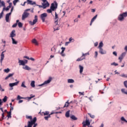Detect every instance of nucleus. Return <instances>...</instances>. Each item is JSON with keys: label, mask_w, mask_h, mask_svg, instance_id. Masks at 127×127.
<instances>
[{"label": "nucleus", "mask_w": 127, "mask_h": 127, "mask_svg": "<svg viewBox=\"0 0 127 127\" xmlns=\"http://www.w3.org/2000/svg\"><path fill=\"white\" fill-rule=\"evenodd\" d=\"M36 121H37V118H36V117L34 118L33 120L28 121L27 126H25L24 127H37V123H36Z\"/></svg>", "instance_id": "obj_1"}, {"label": "nucleus", "mask_w": 127, "mask_h": 127, "mask_svg": "<svg viewBox=\"0 0 127 127\" xmlns=\"http://www.w3.org/2000/svg\"><path fill=\"white\" fill-rule=\"evenodd\" d=\"M55 24H56L54 28V31H56V30H59L60 29V26L58 24V15L57 14V13L55 12Z\"/></svg>", "instance_id": "obj_2"}, {"label": "nucleus", "mask_w": 127, "mask_h": 127, "mask_svg": "<svg viewBox=\"0 0 127 127\" xmlns=\"http://www.w3.org/2000/svg\"><path fill=\"white\" fill-rule=\"evenodd\" d=\"M127 17V12H123L120 14L118 16V20L119 21H123L124 19H125V17Z\"/></svg>", "instance_id": "obj_3"}, {"label": "nucleus", "mask_w": 127, "mask_h": 127, "mask_svg": "<svg viewBox=\"0 0 127 127\" xmlns=\"http://www.w3.org/2000/svg\"><path fill=\"white\" fill-rule=\"evenodd\" d=\"M58 5V4H57V2H55L51 4L50 8H51V9L53 11H54V10H55V9H56L57 8Z\"/></svg>", "instance_id": "obj_4"}, {"label": "nucleus", "mask_w": 127, "mask_h": 127, "mask_svg": "<svg viewBox=\"0 0 127 127\" xmlns=\"http://www.w3.org/2000/svg\"><path fill=\"white\" fill-rule=\"evenodd\" d=\"M19 83V81H17L16 82L9 83V87H10V88H9V90L11 91V90H13V87H14V86H17V85H18Z\"/></svg>", "instance_id": "obj_5"}, {"label": "nucleus", "mask_w": 127, "mask_h": 127, "mask_svg": "<svg viewBox=\"0 0 127 127\" xmlns=\"http://www.w3.org/2000/svg\"><path fill=\"white\" fill-rule=\"evenodd\" d=\"M47 17V13H44L41 14L40 15V18L42 20V22H45V19H46V18Z\"/></svg>", "instance_id": "obj_6"}, {"label": "nucleus", "mask_w": 127, "mask_h": 127, "mask_svg": "<svg viewBox=\"0 0 127 127\" xmlns=\"http://www.w3.org/2000/svg\"><path fill=\"white\" fill-rule=\"evenodd\" d=\"M52 80V78L50 77L49 78V79H48L47 80L45 81V82L42 83V84H39L38 85L39 87H41V86H44V85H47V84H49V83H50V82H51V80Z\"/></svg>", "instance_id": "obj_7"}, {"label": "nucleus", "mask_w": 127, "mask_h": 127, "mask_svg": "<svg viewBox=\"0 0 127 127\" xmlns=\"http://www.w3.org/2000/svg\"><path fill=\"white\" fill-rule=\"evenodd\" d=\"M11 15V12H9L8 13H7L5 15V19L6 20V22H10V19L9 17Z\"/></svg>", "instance_id": "obj_8"}, {"label": "nucleus", "mask_w": 127, "mask_h": 127, "mask_svg": "<svg viewBox=\"0 0 127 127\" xmlns=\"http://www.w3.org/2000/svg\"><path fill=\"white\" fill-rule=\"evenodd\" d=\"M35 19L33 20V21H30L29 24H31V25H34L36 22H37L38 20V18L37 17V15H35L34 17Z\"/></svg>", "instance_id": "obj_9"}, {"label": "nucleus", "mask_w": 127, "mask_h": 127, "mask_svg": "<svg viewBox=\"0 0 127 127\" xmlns=\"http://www.w3.org/2000/svg\"><path fill=\"white\" fill-rule=\"evenodd\" d=\"M29 15V13L25 11L24 12V13L22 15V20H24L25 18H27Z\"/></svg>", "instance_id": "obj_10"}, {"label": "nucleus", "mask_w": 127, "mask_h": 127, "mask_svg": "<svg viewBox=\"0 0 127 127\" xmlns=\"http://www.w3.org/2000/svg\"><path fill=\"white\" fill-rule=\"evenodd\" d=\"M42 4L43 5V8L44 9H45V8H46V7H48V6H49V5H50V4L48 2V1L43 2Z\"/></svg>", "instance_id": "obj_11"}, {"label": "nucleus", "mask_w": 127, "mask_h": 127, "mask_svg": "<svg viewBox=\"0 0 127 127\" xmlns=\"http://www.w3.org/2000/svg\"><path fill=\"white\" fill-rule=\"evenodd\" d=\"M99 52L102 55H104V54H107V51L104 50V49H102V48H100L99 49Z\"/></svg>", "instance_id": "obj_12"}, {"label": "nucleus", "mask_w": 127, "mask_h": 127, "mask_svg": "<svg viewBox=\"0 0 127 127\" xmlns=\"http://www.w3.org/2000/svg\"><path fill=\"white\" fill-rule=\"evenodd\" d=\"M27 4H30L31 5H34V4H35L36 5V2L31 0H27Z\"/></svg>", "instance_id": "obj_13"}, {"label": "nucleus", "mask_w": 127, "mask_h": 127, "mask_svg": "<svg viewBox=\"0 0 127 127\" xmlns=\"http://www.w3.org/2000/svg\"><path fill=\"white\" fill-rule=\"evenodd\" d=\"M18 63L19 66H24L25 65V63H24V61L20 60L18 59Z\"/></svg>", "instance_id": "obj_14"}, {"label": "nucleus", "mask_w": 127, "mask_h": 127, "mask_svg": "<svg viewBox=\"0 0 127 127\" xmlns=\"http://www.w3.org/2000/svg\"><path fill=\"white\" fill-rule=\"evenodd\" d=\"M31 42L33 44H34V45L38 46L39 45V43H38V41L36 39H33L31 41Z\"/></svg>", "instance_id": "obj_15"}, {"label": "nucleus", "mask_w": 127, "mask_h": 127, "mask_svg": "<svg viewBox=\"0 0 127 127\" xmlns=\"http://www.w3.org/2000/svg\"><path fill=\"white\" fill-rule=\"evenodd\" d=\"M4 51L2 52L0 55V63L1 64V63H2V61H3V59H4Z\"/></svg>", "instance_id": "obj_16"}, {"label": "nucleus", "mask_w": 127, "mask_h": 127, "mask_svg": "<svg viewBox=\"0 0 127 127\" xmlns=\"http://www.w3.org/2000/svg\"><path fill=\"white\" fill-rule=\"evenodd\" d=\"M16 35L15 34V30H13L11 31L10 35V37L11 38V39L13 38V37H15V36Z\"/></svg>", "instance_id": "obj_17"}, {"label": "nucleus", "mask_w": 127, "mask_h": 127, "mask_svg": "<svg viewBox=\"0 0 127 127\" xmlns=\"http://www.w3.org/2000/svg\"><path fill=\"white\" fill-rule=\"evenodd\" d=\"M5 7V3L4 2V1H1V0H0V7Z\"/></svg>", "instance_id": "obj_18"}, {"label": "nucleus", "mask_w": 127, "mask_h": 127, "mask_svg": "<svg viewBox=\"0 0 127 127\" xmlns=\"http://www.w3.org/2000/svg\"><path fill=\"white\" fill-rule=\"evenodd\" d=\"M79 73L80 74H82V73H83V70H84V67H83V66L81 65H79Z\"/></svg>", "instance_id": "obj_19"}, {"label": "nucleus", "mask_w": 127, "mask_h": 127, "mask_svg": "<svg viewBox=\"0 0 127 127\" xmlns=\"http://www.w3.org/2000/svg\"><path fill=\"white\" fill-rule=\"evenodd\" d=\"M23 69L24 70H27V71H29L30 70H31V68L29 67L28 65H25V66L23 67Z\"/></svg>", "instance_id": "obj_20"}, {"label": "nucleus", "mask_w": 127, "mask_h": 127, "mask_svg": "<svg viewBox=\"0 0 127 127\" xmlns=\"http://www.w3.org/2000/svg\"><path fill=\"white\" fill-rule=\"evenodd\" d=\"M51 115H53V113H51L50 114H49L47 116H45L44 117L45 120H46V121H48V119L51 118Z\"/></svg>", "instance_id": "obj_21"}, {"label": "nucleus", "mask_w": 127, "mask_h": 127, "mask_svg": "<svg viewBox=\"0 0 127 127\" xmlns=\"http://www.w3.org/2000/svg\"><path fill=\"white\" fill-rule=\"evenodd\" d=\"M14 75V73H10L5 78V80H7V79L10 78V77H12Z\"/></svg>", "instance_id": "obj_22"}, {"label": "nucleus", "mask_w": 127, "mask_h": 127, "mask_svg": "<svg viewBox=\"0 0 127 127\" xmlns=\"http://www.w3.org/2000/svg\"><path fill=\"white\" fill-rule=\"evenodd\" d=\"M7 117L8 118L7 120H8V119H11V111H9V112H7Z\"/></svg>", "instance_id": "obj_23"}, {"label": "nucleus", "mask_w": 127, "mask_h": 127, "mask_svg": "<svg viewBox=\"0 0 127 127\" xmlns=\"http://www.w3.org/2000/svg\"><path fill=\"white\" fill-rule=\"evenodd\" d=\"M30 97H27L25 98V99H27V100H31V99H32V98H34V97H35V95H32V94L30 95Z\"/></svg>", "instance_id": "obj_24"}, {"label": "nucleus", "mask_w": 127, "mask_h": 127, "mask_svg": "<svg viewBox=\"0 0 127 127\" xmlns=\"http://www.w3.org/2000/svg\"><path fill=\"white\" fill-rule=\"evenodd\" d=\"M12 44H14L15 45H16L17 44V42L14 39V38H12Z\"/></svg>", "instance_id": "obj_25"}, {"label": "nucleus", "mask_w": 127, "mask_h": 127, "mask_svg": "<svg viewBox=\"0 0 127 127\" xmlns=\"http://www.w3.org/2000/svg\"><path fill=\"white\" fill-rule=\"evenodd\" d=\"M84 59H85V57H83L82 56L78 58L76 60V61L79 62V61H82V60H84Z\"/></svg>", "instance_id": "obj_26"}, {"label": "nucleus", "mask_w": 127, "mask_h": 127, "mask_svg": "<svg viewBox=\"0 0 127 127\" xmlns=\"http://www.w3.org/2000/svg\"><path fill=\"white\" fill-rule=\"evenodd\" d=\"M104 46V44L103 43V42H100L99 43V45L98 47V49L102 48V47Z\"/></svg>", "instance_id": "obj_27"}, {"label": "nucleus", "mask_w": 127, "mask_h": 127, "mask_svg": "<svg viewBox=\"0 0 127 127\" xmlns=\"http://www.w3.org/2000/svg\"><path fill=\"white\" fill-rule=\"evenodd\" d=\"M70 119H71V120H73V121H77V118L74 115H71L70 116Z\"/></svg>", "instance_id": "obj_28"}, {"label": "nucleus", "mask_w": 127, "mask_h": 127, "mask_svg": "<svg viewBox=\"0 0 127 127\" xmlns=\"http://www.w3.org/2000/svg\"><path fill=\"white\" fill-rule=\"evenodd\" d=\"M31 87H32V88H34V87H35V81H31Z\"/></svg>", "instance_id": "obj_29"}, {"label": "nucleus", "mask_w": 127, "mask_h": 127, "mask_svg": "<svg viewBox=\"0 0 127 127\" xmlns=\"http://www.w3.org/2000/svg\"><path fill=\"white\" fill-rule=\"evenodd\" d=\"M66 118H69L70 117V111H68L65 113Z\"/></svg>", "instance_id": "obj_30"}, {"label": "nucleus", "mask_w": 127, "mask_h": 127, "mask_svg": "<svg viewBox=\"0 0 127 127\" xmlns=\"http://www.w3.org/2000/svg\"><path fill=\"white\" fill-rule=\"evenodd\" d=\"M97 16H98V15H96L95 16H94L91 20V22H93L94 21H95V20H96V19L97 18Z\"/></svg>", "instance_id": "obj_31"}, {"label": "nucleus", "mask_w": 127, "mask_h": 127, "mask_svg": "<svg viewBox=\"0 0 127 127\" xmlns=\"http://www.w3.org/2000/svg\"><path fill=\"white\" fill-rule=\"evenodd\" d=\"M75 81H74V79H68L67 80V82L68 83H74Z\"/></svg>", "instance_id": "obj_32"}, {"label": "nucleus", "mask_w": 127, "mask_h": 127, "mask_svg": "<svg viewBox=\"0 0 127 127\" xmlns=\"http://www.w3.org/2000/svg\"><path fill=\"white\" fill-rule=\"evenodd\" d=\"M120 76L123 78H127V74H125V73H122L121 74H120Z\"/></svg>", "instance_id": "obj_33"}, {"label": "nucleus", "mask_w": 127, "mask_h": 127, "mask_svg": "<svg viewBox=\"0 0 127 127\" xmlns=\"http://www.w3.org/2000/svg\"><path fill=\"white\" fill-rule=\"evenodd\" d=\"M1 116H2V117L1 119H0V122H1L3 121V120H4V113H3Z\"/></svg>", "instance_id": "obj_34"}, {"label": "nucleus", "mask_w": 127, "mask_h": 127, "mask_svg": "<svg viewBox=\"0 0 127 127\" xmlns=\"http://www.w3.org/2000/svg\"><path fill=\"white\" fill-rule=\"evenodd\" d=\"M69 102L68 101H67L65 104H64V108H65V107L67 108V107L69 106Z\"/></svg>", "instance_id": "obj_35"}, {"label": "nucleus", "mask_w": 127, "mask_h": 127, "mask_svg": "<svg viewBox=\"0 0 127 127\" xmlns=\"http://www.w3.org/2000/svg\"><path fill=\"white\" fill-rule=\"evenodd\" d=\"M85 124L86 126H90V121L88 120H86L85 121Z\"/></svg>", "instance_id": "obj_36"}, {"label": "nucleus", "mask_w": 127, "mask_h": 127, "mask_svg": "<svg viewBox=\"0 0 127 127\" xmlns=\"http://www.w3.org/2000/svg\"><path fill=\"white\" fill-rule=\"evenodd\" d=\"M4 10H6V11H7V10H9V8L8 7H4L2 9V11H4Z\"/></svg>", "instance_id": "obj_37"}, {"label": "nucleus", "mask_w": 127, "mask_h": 127, "mask_svg": "<svg viewBox=\"0 0 127 127\" xmlns=\"http://www.w3.org/2000/svg\"><path fill=\"white\" fill-rule=\"evenodd\" d=\"M2 101L4 103H5V102H6V101H7V96H4V97L2 99Z\"/></svg>", "instance_id": "obj_38"}, {"label": "nucleus", "mask_w": 127, "mask_h": 127, "mask_svg": "<svg viewBox=\"0 0 127 127\" xmlns=\"http://www.w3.org/2000/svg\"><path fill=\"white\" fill-rule=\"evenodd\" d=\"M47 12H48V13H52V11H53L52 10V9H51V8H50V9H48L47 10Z\"/></svg>", "instance_id": "obj_39"}, {"label": "nucleus", "mask_w": 127, "mask_h": 127, "mask_svg": "<svg viewBox=\"0 0 127 127\" xmlns=\"http://www.w3.org/2000/svg\"><path fill=\"white\" fill-rule=\"evenodd\" d=\"M121 120L122 121V122H125V123H127V121L126 120V119H125V117H122Z\"/></svg>", "instance_id": "obj_40"}, {"label": "nucleus", "mask_w": 127, "mask_h": 127, "mask_svg": "<svg viewBox=\"0 0 127 127\" xmlns=\"http://www.w3.org/2000/svg\"><path fill=\"white\" fill-rule=\"evenodd\" d=\"M44 116H49V112L46 111L45 112H43Z\"/></svg>", "instance_id": "obj_41"}, {"label": "nucleus", "mask_w": 127, "mask_h": 127, "mask_svg": "<svg viewBox=\"0 0 127 127\" xmlns=\"http://www.w3.org/2000/svg\"><path fill=\"white\" fill-rule=\"evenodd\" d=\"M88 115L91 118V119H95V115H92L91 113H88Z\"/></svg>", "instance_id": "obj_42"}, {"label": "nucleus", "mask_w": 127, "mask_h": 127, "mask_svg": "<svg viewBox=\"0 0 127 127\" xmlns=\"http://www.w3.org/2000/svg\"><path fill=\"white\" fill-rule=\"evenodd\" d=\"M26 119H29V120H31V121L33 120V119H32V117L31 116H27L26 117Z\"/></svg>", "instance_id": "obj_43"}, {"label": "nucleus", "mask_w": 127, "mask_h": 127, "mask_svg": "<svg viewBox=\"0 0 127 127\" xmlns=\"http://www.w3.org/2000/svg\"><path fill=\"white\" fill-rule=\"evenodd\" d=\"M121 91L122 92V93H123L124 94H126V93H127V90H126V89H124V88L121 89Z\"/></svg>", "instance_id": "obj_44"}, {"label": "nucleus", "mask_w": 127, "mask_h": 127, "mask_svg": "<svg viewBox=\"0 0 127 127\" xmlns=\"http://www.w3.org/2000/svg\"><path fill=\"white\" fill-rule=\"evenodd\" d=\"M21 87H23V88H26V86H25V82H23L21 84Z\"/></svg>", "instance_id": "obj_45"}, {"label": "nucleus", "mask_w": 127, "mask_h": 127, "mask_svg": "<svg viewBox=\"0 0 127 127\" xmlns=\"http://www.w3.org/2000/svg\"><path fill=\"white\" fill-rule=\"evenodd\" d=\"M111 65L112 66H118V65H119V64H118L115 63V62H114V63H111Z\"/></svg>", "instance_id": "obj_46"}, {"label": "nucleus", "mask_w": 127, "mask_h": 127, "mask_svg": "<svg viewBox=\"0 0 127 127\" xmlns=\"http://www.w3.org/2000/svg\"><path fill=\"white\" fill-rule=\"evenodd\" d=\"M9 71H10L9 68H6V69H4V72H5V73H8V72H9Z\"/></svg>", "instance_id": "obj_47"}, {"label": "nucleus", "mask_w": 127, "mask_h": 127, "mask_svg": "<svg viewBox=\"0 0 127 127\" xmlns=\"http://www.w3.org/2000/svg\"><path fill=\"white\" fill-rule=\"evenodd\" d=\"M18 27L20 28L21 27H22V23L20 22L18 23Z\"/></svg>", "instance_id": "obj_48"}, {"label": "nucleus", "mask_w": 127, "mask_h": 127, "mask_svg": "<svg viewBox=\"0 0 127 127\" xmlns=\"http://www.w3.org/2000/svg\"><path fill=\"white\" fill-rule=\"evenodd\" d=\"M18 1H19V0H14L13 1V3L14 4V5H15L16 4V3L18 2Z\"/></svg>", "instance_id": "obj_49"}, {"label": "nucleus", "mask_w": 127, "mask_h": 127, "mask_svg": "<svg viewBox=\"0 0 127 127\" xmlns=\"http://www.w3.org/2000/svg\"><path fill=\"white\" fill-rule=\"evenodd\" d=\"M126 55H127V53L126 52H124L121 55V56L124 58L126 56Z\"/></svg>", "instance_id": "obj_50"}, {"label": "nucleus", "mask_w": 127, "mask_h": 127, "mask_svg": "<svg viewBox=\"0 0 127 127\" xmlns=\"http://www.w3.org/2000/svg\"><path fill=\"white\" fill-rule=\"evenodd\" d=\"M87 55H90V54L89 53V52H88V53H85V54H82V57H85V56H87Z\"/></svg>", "instance_id": "obj_51"}, {"label": "nucleus", "mask_w": 127, "mask_h": 127, "mask_svg": "<svg viewBox=\"0 0 127 127\" xmlns=\"http://www.w3.org/2000/svg\"><path fill=\"white\" fill-rule=\"evenodd\" d=\"M74 41H75V40H74V39L73 38H70L69 39V42H74Z\"/></svg>", "instance_id": "obj_52"}, {"label": "nucleus", "mask_w": 127, "mask_h": 127, "mask_svg": "<svg viewBox=\"0 0 127 127\" xmlns=\"http://www.w3.org/2000/svg\"><path fill=\"white\" fill-rule=\"evenodd\" d=\"M20 99H24V98L22 97L19 95H18L17 97V100H20Z\"/></svg>", "instance_id": "obj_53"}, {"label": "nucleus", "mask_w": 127, "mask_h": 127, "mask_svg": "<svg viewBox=\"0 0 127 127\" xmlns=\"http://www.w3.org/2000/svg\"><path fill=\"white\" fill-rule=\"evenodd\" d=\"M124 84L125 87H126L127 89V80L125 81L124 82Z\"/></svg>", "instance_id": "obj_54"}, {"label": "nucleus", "mask_w": 127, "mask_h": 127, "mask_svg": "<svg viewBox=\"0 0 127 127\" xmlns=\"http://www.w3.org/2000/svg\"><path fill=\"white\" fill-rule=\"evenodd\" d=\"M95 58H97V57H98V52L95 51V56H94Z\"/></svg>", "instance_id": "obj_55"}, {"label": "nucleus", "mask_w": 127, "mask_h": 127, "mask_svg": "<svg viewBox=\"0 0 127 127\" xmlns=\"http://www.w3.org/2000/svg\"><path fill=\"white\" fill-rule=\"evenodd\" d=\"M61 49L62 50V53H64V52L65 51V48L63 47L61 48Z\"/></svg>", "instance_id": "obj_56"}, {"label": "nucleus", "mask_w": 127, "mask_h": 127, "mask_svg": "<svg viewBox=\"0 0 127 127\" xmlns=\"http://www.w3.org/2000/svg\"><path fill=\"white\" fill-rule=\"evenodd\" d=\"M0 91L1 92H4V89H2V87H1V85L0 84Z\"/></svg>", "instance_id": "obj_57"}, {"label": "nucleus", "mask_w": 127, "mask_h": 127, "mask_svg": "<svg viewBox=\"0 0 127 127\" xmlns=\"http://www.w3.org/2000/svg\"><path fill=\"white\" fill-rule=\"evenodd\" d=\"M3 14V11H2V12H1V13H0V18H1L2 17Z\"/></svg>", "instance_id": "obj_58"}, {"label": "nucleus", "mask_w": 127, "mask_h": 127, "mask_svg": "<svg viewBox=\"0 0 127 127\" xmlns=\"http://www.w3.org/2000/svg\"><path fill=\"white\" fill-rule=\"evenodd\" d=\"M113 54L115 56H118V53H117V52H113Z\"/></svg>", "instance_id": "obj_59"}, {"label": "nucleus", "mask_w": 127, "mask_h": 127, "mask_svg": "<svg viewBox=\"0 0 127 127\" xmlns=\"http://www.w3.org/2000/svg\"><path fill=\"white\" fill-rule=\"evenodd\" d=\"M61 55L62 56H63V57H65V54H64V53H62V52H61Z\"/></svg>", "instance_id": "obj_60"}, {"label": "nucleus", "mask_w": 127, "mask_h": 127, "mask_svg": "<svg viewBox=\"0 0 127 127\" xmlns=\"http://www.w3.org/2000/svg\"><path fill=\"white\" fill-rule=\"evenodd\" d=\"M124 59V57H122V56H120L119 57V60H123Z\"/></svg>", "instance_id": "obj_61"}, {"label": "nucleus", "mask_w": 127, "mask_h": 127, "mask_svg": "<svg viewBox=\"0 0 127 127\" xmlns=\"http://www.w3.org/2000/svg\"><path fill=\"white\" fill-rule=\"evenodd\" d=\"M17 26V23H16L14 24L12 26V27L14 28V27H15Z\"/></svg>", "instance_id": "obj_62"}, {"label": "nucleus", "mask_w": 127, "mask_h": 127, "mask_svg": "<svg viewBox=\"0 0 127 127\" xmlns=\"http://www.w3.org/2000/svg\"><path fill=\"white\" fill-rule=\"evenodd\" d=\"M78 93L80 94V96H82V95L84 96V92H79Z\"/></svg>", "instance_id": "obj_63"}, {"label": "nucleus", "mask_w": 127, "mask_h": 127, "mask_svg": "<svg viewBox=\"0 0 127 127\" xmlns=\"http://www.w3.org/2000/svg\"><path fill=\"white\" fill-rule=\"evenodd\" d=\"M78 21H79V19H78V18H76L74 20V22H78Z\"/></svg>", "instance_id": "obj_64"}]
</instances>
